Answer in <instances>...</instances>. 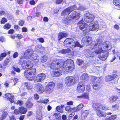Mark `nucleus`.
Returning <instances> with one entry per match:
<instances>
[{
	"mask_svg": "<svg viewBox=\"0 0 120 120\" xmlns=\"http://www.w3.org/2000/svg\"><path fill=\"white\" fill-rule=\"evenodd\" d=\"M103 40L102 37L100 36L97 40V43H92L90 47L95 53L100 54L99 57L100 60H105L108 56L107 51L111 49L112 46L110 43L107 41L102 44V42Z\"/></svg>",
	"mask_w": 120,
	"mask_h": 120,
	"instance_id": "f257e3e1",
	"label": "nucleus"
},
{
	"mask_svg": "<svg viewBox=\"0 0 120 120\" xmlns=\"http://www.w3.org/2000/svg\"><path fill=\"white\" fill-rule=\"evenodd\" d=\"M84 15L85 21L87 23H90L88 26L89 31L98 29L99 26L103 23L102 21H94V15L88 12H86Z\"/></svg>",
	"mask_w": 120,
	"mask_h": 120,
	"instance_id": "f03ea898",
	"label": "nucleus"
},
{
	"mask_svg": "<svg viewBox=\"0 0 120 120\" xmlns=\"http://www.w3.org/2000/svg\"><path fill=\"white\" fill-rule=\"evenodd\" d=\"M73 64V62L72 60L69 59L65 61H64L62 60L57 59L54 60L52 62L50 65L51 69H55L56 68H60L63 67L64 69L70 64Z\"/></svg>",
	"mask_w": 120,
	"mask_h": 120,
	"instance_id": "7ed1b4c3",
	"label": "nucleus"
},
{
	"mask_svg": "<svg viewBox=\"0 0 120 120\" xmlns=\"http://www.w3.org/2000/svg\"><path fill=\"white\" fill-rule=\"evenodd\" d=\"M64 43V46L70 48L75 47H79L81 48L83 46L78 41H76L75 42L73 39L71 38H67L65 40Z\"/></svg>",
	"mask_w": 120,
	"mask_h": 120,
	"instance_id": "20e7f679",
	"label": "nucleus"
},
{
	"mask_svg": "<svg viewBox=\"0 0 120 120\" xmlns=\"http://www.w3.org/2000/svg\"><path fill=\"white\" fill-rule=\"evenodd\" d=\"M83 22V20L81 21L78 22V24H80L79 25L80 29L83 31L84 35H85L86 33L89 32V29L87 24Z\"/></svg>",
	"mask_w": 120,
	"mask_h": 120,
	"instance_id": "39448f33",
	"label": "nucleus"
},
{
	"mask_svg": "<svg viewBox=\"0 0 120 120\" xmlns=\"http://www.w3.org/2000/svg\"><path fill=\"white\" fill-rule=\"evenodd\" d=\"M77 8L75 5L69 7L64 10L62 12L61 15L64 16L68 15L72 11Z\"/></svg>",
	"mask_w": 120,
	"mask_h": 120,
	"instance_id": "423d86ee",
	"label": "nucleus"
},
{
	"mask_svg": "<svg viewBox=\"0 0 120 120\" xmlns=\"http://www.w3.org/2000/svg\"><path fill=\"white\" fill-rule=\"evenodd\" d=\"M94 81L92 83V87L94 89L96 90L100 87V84L101 82V79L99 78L93 77Z\"/></svg>",
	"mask_w": 120,
	"mask_h": 120,
	"instance_id": "0eeeda50",
	"label": "nucleus"
},
{
	"mask_svg": "<svg viewBox=\"0 0 120 120\" xmlns=\"http://www.w3.org/2000/svg\"><path fill=\"white\" fill-rule=\"evenodd\" d=\"M65 82L67 86H70L74 83L75 81V78L73 76H68L66 77Z\"/></svg>",
	"mask_w": 120,
	"mask_h": 120,
	"instance_id": "6e6552de",
	"label": "nucleus"
},
{
	"mask_svg": "<svg viewBox=\"0 0 120 120\" xmlns=\"http://www.w3.org/2000/svg\"><path fill=\"white\" fill-rule=\"evenodd\" d=\"M54 86V83L53 82H49L46 86L45 90L47 93L49 94L52 92Z\"/></svg>",
	"mask_w": 120,
	"mask_h": 120,
	"instance_id": "1a4fd4ad",
	"label": "nucleus"
},
{
	"mask_svg": "<svg viewBox=\"0 0 120 120\" xmlns=\"http://www.w3.org/2000/svg\"><path fill=\"white\" fill-rule=\"evenodd\" d=\"M46 75L44 73L39 74L37 75L35 78L34 79L35 82H40L43 81L45 78Z\"/></svg>",
	"mask_w": 120,
	"mask_h": 120,
	"instance_id": "9d476101",
	"label": "nucleus"
},
{
	"mask_svg": "<svg viewBox=\"0 0 120 120\" xmlns=\"http://www.w3.org/2000/svg\"><path fill=\"white\" fill-rule=\"evenodd\" d=\"M81 15L80 11L76 10L73 11L71 14V16L72 18V21L78 19Z\"/></svg>",
	"mask_w": 120,
	"mask_h": 120,
	"instance_id": "9b49d317",
	"label": "nucleus"
},
{
	"mask_svg": "<svg viewBox=\"0 0 120 120\" xmlns=\"http://www.w3.org/2000/svg\"><path fill=\"white\" fill-rule=\"evenodd\" d=\"M36 71V70L35 68L26 71L24 72V76L26 78L30 75H32L33 77L35 75Z\"/></svg>",
	"mask_w": 120,
	"mask_h": 120,
	"instance_id": "f8f14e48",
	"label": "nucleus"
},
{
	"mask_svg": "<svg viewBox=\"0 0 120 120\" xmlns=\"http://www.w3.org/2000/svg\"><path fill=\"white\" fill-rule=\"evenodd\" d=\"M33 64L31 61L27 60H24L22 64V67L25 66V68L27 69L31 68L33 67Z\"/></svg>",
	"mask_w": 120,
	"mask_h": 120,
	"instance_id": "ddd939ff",
	"label": "nucleus"
},
{
	"mask_svg": "<svg viewBox=\"0 0 120 120\" xmlns=\"http://www.w3.org/2000/svg\"><path fill=\"white\" fill-rule=\"evenodd\" d=\"M33 51L32 49L27 50L25 52L24 55V57L25 59H30L31 58L33 54Z\"/></svg>",
	"mask_w": 120,
	"mask_h": 120,
	"instance_id": "4468645a",
	"label": "nucleus"
},
{
	"mask_svg": "<svg viewBox=\"0 0 120 120\" xmlns=\"http://www.w3.org/2000/svg\"><path fill=\"white\" fill-rule=\"evenodd\" d=\"M92 41V38L88 36H85L84 37L82 40V44L85 45L87 43H90Z\"/></svg>",
	"mask_w": 120,
	"mask_h": 120,
	"instance_id": "2eb2a0df",
	"label": "nucleus"
},
{
	"mask_svg": "<svg viewBox=\"0 0 120 120\" xmlns=\"http://www.w3.org/2000/svg\"><path fill=\"white\" fill-rule=\"evenodd\" d=\"M85 82H80L78 85L77 90L80 93L83 92L85 90Z\"/></svg>",
	"mask_w": 120,
	"mask_h": 120,
	"instance_id": "dca6fc26",
	"label": "nucleus"
},
{
	"mask_svg": "<svg viewBox=\"0 0 120 120\" xmlns=\"http://www.w3.org/2000/svg\"><path fill=\"white\" fill-rule=\"evenodd\" d=\"M35 88L37 92L39 93H43L44 90L43 86L40 83H38L35 85Z\"/></svg>",
	"mask_w": 120,
	"mask_h": 120,
	"instance_id": "f3484780",
	"label": "nucleus"
},
{
	"mask_svg": "<svg viewBox=\"0 0 120 120\" xmlns=\"http://www.w3.org/2000/svg\"><path fill=\"white\" fill-rule=\"evenodd\" d=\"M118 77V75L116 74L112 75L106 76L105 78L106 81L107 82H109L113 80Z\"/></svg>",
	"mask_w": 120,
	"mask_h": 120,
	"instance_id": "a211bd4d",
	"label": "nucleus"
},
{
	"mask_svg": "<svg viewBox=\"0 0 120 120\" xmlns=\"http://www.w3.org/2000/svg\"><path fill=\"white\" fill-rule=\"evenodd\" d=\"M5 97L11 103L14 102V96L10 93H8L5 94Z\"/></svg>",
	"mask_w": 120,
	"mask_h": 120,
	"instance_id": "6ab92c4d",
	"label": "nucleus"
},
{
	"mask_svg": "<svg viewBox=\"0 0 120 120\" xmlns=\"http://www.w3.org/2000/svg\"><path fill=\"white\" fill-rule=\"evenodd\" d=\"M60 68H56L54 71H53V74L56 76H60L62 74V71L59 69Z\"/></svg>",
	"mask_w": 120,
	"mask_h": 120,
	"instance_id": "aec40b11",
	"label": "nucleus"
},
{
	"mask_svg": "<svg viewBox=\"0 0 120 120\" xmlns=\"http://www.w3.org/2000/svg\"><path fill=\"white\" fill-rule=\"evenodd\" d=\"M73 64L72 65V64H70V65H69L68 66L66 67V68L65 69H64L63 71H65L67 72H70L74 68V66Z\"/></svg>",
	"mask_w": 120,
	"mask_h": 120,
	"instance_id": "412c9836",
	"label": "nucleus"
},
{
	"mask_svg": "<svg viewBox=\"0 0 120 120\" xmlns=\"http://www.w3.org/2000/svg\"><path fill=\"white\" fill-rule=\"evenodd\" d=\"M118 97L116 95H114L110 97L108 99L110 103L115 102L118 99Z\"/></svg>",
	"mask_w": 120,
	"mask_h": 120,
	"instance_id": "4be33fe9",
	"label": "nucleus"
},
{
	"mask_svg": "<svg viewBox=\"0 0 120 120\" xmlns=\"http://www.w3.org/2000/svg\"><path fill=\"white\" fill-rule=\"evenodd\" d=\"M60 53L63 54H65L68 53L69 55L71 54V53H72L71 50L69 49L62 50L60 51Z\"/></svg>",
	"mask_w": 120,
	"mask_h": 120,
	"instance_id": "5701e85b",
	"label": "nucleus"
},
{
	"mask_svg": "<svg viewBox=\"0 0 120 120\" xmlns=\"http://www.w3.org/2000/svg\"><path fill=\"white\" fill-rule=\"evenodd\" d=\"M84 106V105L82 104H81L79 105L77 107L72 108L75 112L78 111L81 109Z\"/></svg>",
	"mask_w": 120,
	"mask_h": 120,
	"instance_id": "b1692460",
	"label": "nucleus"
},
{
	"mask_svg": "<svg viewBox=\"0 0 120 120\" xmlns=\"http://www.w3.org/2000/svg\"><path fill=\"white\" fill-rule=\"evenodd\" d=\"M100 104L98 103H94L92 105V108L94 110L97 111L100 108Z\"/></svg>",
	"mask_w": 120,
	"mask_h": 120,
	"instance_id": "393cba45",
	"label": "nucleus"
},
{
	"mask_svg": "<svg viewBox=\"0 0 120 120\" xmlns=\"http://www.w3.org/2000/svg\"><path fill=\"white\" fill-rule=\"evenodd\" d=\"M69 17H67V18H64L63 19V22L66 24H68L70 21L72 20V18H71V16H69Z\"/></svg>",
	"mask_w": 120,
	"mask_h": 120,
	"instance_id": "a878e982",
	"label": "nucleus"
},
{
	"mask_svg": "<svg viewBox=\"0 0 120 120\" xmlns=\"http://www.w3.org/2000/svg\"><path fill=\"white\" fill-rule=\"evenodd\" d=\"M98 116L100 117H105L106 116L105 112L101 111L99 109L97 110Z\"/></svg>",
	"mask_w": 120,
	"mask_h": 120,
	"instance_id": "bb28decb",
	"label": "nucleus"
},
{
	"mask_svg": "<svg viewBox=\"0 0 120 120\" xmlns=\"http://www.w3.org/2000/svg\"><path fill=\"white\" fill-rule=\"evenodd\" d=\"M89 112V110H86L84 111L82 114L81 118L82 120H84L86 118Z\"/></svg>",
	"mask_w": 120,
	"mask_h": 120,
	"instance_id": "cd10ccee",
	"label": "nucleus"
},
{
	"mask_svg": "<svg viewBox=\"0 0 120 120\" xmlns=\"http://www.w3.org/2000/svg\"><path fill=\"white\" fill-rule=\"evenodd\" d=\"M88 75L86 73H83L82 74L80 77V79L82 80V82H84V81L87 79L88 77Z\"/></svg>",
	"mask_w": 120,
	"mask_h": 120,
	"instance_id": "c85d7f7f",
	"label": "nucleus"
},
{
	"mask_svg": "<svg viewBox=\"0 0 120 120\" xmlns=\"http://www.w3.org/2000/svg\"><path fill=\"white\" fill-rule=\"evenodd\" d=\"M67 35V34L66 33H60L58 35V40L59 41L61 39L63 38L66 37Z\"/></svg>",
	"mask_w": 120,
	"mask_h": 120,
	"instance_id": "c756f323",
	"label": "nucleus"
},
{
	"mask_svg": "<svg viewBox=\"0 0 120 120\" xmlns=\"http://www.w3.org/2000/svg\"><path fill=\"white\" fill-rule=\"evenodd\" d=\"M19 109L21 113L25 114L27 111V109L23 106L20 107Z\"/></svg>",
	"mask_w": 120,
	"mask_h": 120,
	"instance_id": "7c9ffc66",
	"label": "nucleus"
},
{
	"mask_svg": "<svg viewBox=\"0 0 120 120\" xmlns=\"http://www.w3.org/2000/svg\"><path fill=\"white\" fill-rule=\"evenodd\" d=\"M33 105L32 103L28 100L26 103V107L28 108H30L32 107Z\"/></svg>",
	"mask_w": 120,
	"mask_h": 120,
	"instance_id": "2f4dec72",
	"label": "nucleus"
},
{
	"mask_svg": "<svg viewBox=\"0 0 120 120\" xmlns=\"http://www.w3.org/2000/svg\"><path fill=\"white\" fill-rule=\"evenodd\" d=\"M75 5L77 8L75 10L78 9L80 11H84L86 9V8L81 5L78 4L77 6L76 5Z\"/></svg>",
	"mask_w": 120,
	"mask_h": 120,
	"instance_id": "473e14b6",
	"label": "nucleus"
},
{
	"mask_svg": "<svg viewBox=\"0 0 120 120\" xmlns=\"http://www.w3.org/2000/svg\"><path fill=\"white\" fill-rule=\"evenodd\" d=\"M2 113L3 114L0 118L4 119L8 115L7 112L4 111L2 112Z\"/></svg>",
	"mask_w": 120,
	"mask_h": 120,
	"instance_id": "72a5a7b5",
	"label": "nucleus"
},
{
	"mask_svg": "<svg viewBox=\"0 0 120 120\" xmlns=\"http://www.w3.org/2000/svg\"><path fill=\"white\" fill-rule=\"evenodd\" d=\"M116 117V115H112L110 117L105 118L104 120H114Z\"/></svg>",
	"mask_w": 120,
	"mask_h": 120,
	"instance_id": "f704fd0d",
	"label": "nucleus"
},
{
	"mask_svg": "<svg viewBox=\"0 0 120 120\" xmlns=\"http://www.w3.org/2000/svg\"><path fill=\"white\" fill-rule=\"evenodd\" d=\"M83 98H85L87 100L89 99V95L88 93H84L82 94Z\"/></svg>",
	"mask_w": 120,
	"mask_h": 120,
	"instance_id": "c9c22d12",
	"label": "nucleus"
},
{
	"mask_svg": "<svg viewBox=\"0 0 120 120\" xmlns=\"http://www.w3.org/2000/svg\"><path fill=\"white\" fill-rule=\"evenodd\" d=\"M13 69L15 71L19 73L20 71V70L18 67L15 66L14 65L12 66Z\"/></svg>",
	"mask_w": 120,
	"mask_h": 120,
	"instance_id": "e433bc0d",
	"label": "nucleus"
},
{
	"mask_svg": "<svg viewBox=\"0 0 120 120\" xmlns=\"http://www.w3.org/2000/svg\"><path fill=\"white\" fill-rule=\"evenodd\" d=\"M38 55L36 54H34L33 53L31 57V60L33 61L37 59Z\"/></svg>",
	"mask_w": 120,
	"mask_h": 120,
	"instance_id": "4c0bfd02",
	"label": "nucleus"
},
{
	"mask_svg": "<svg viewBox=\"0 0 120 120\" xmlns=\"http://www.w3.org/2000/svg\"><path fill=\"white\" fill-rule=\"evenodd\" d=\"M10 60V59L9 58H7L4 61L3 64L4 66H6L8 64Z\"/></svg>",
	"mask_w": 120,
	"mask_h": 120,
	"instance_id": "58836bf2",
	"label": "nucleus"
},
{
	"mask_svg": "<svg viewBox=\"0 0 120 120\" xmlns=\"http://www.w3.org/2000/svg\"><path fill=\"white\" fill-rule=\"evenodd\" d=\"M76 63L79 66H81L82 64H83V61L82 60L79 59H77Z\"/></svg>",
	"mask_w": 120,
	"mask_h": 120,
	"instance_id": "ea45409f",
	"label": "nucleus"
},
{
	"mask_svg": "<svg viewBox=\"0 0 120 120\" xmlns=\"http://www.w3.org/2000/svg\"><path fill=\"white\" fill-rule=\"evenodd\" d=\"M11 26V25L10 24L7 23L4 25L3 27L4 29L8 30L10 28Z\"/></svg>",
	"mask_w": 120,
	"mask_h": 120,
	"instance_id": "a19ab883",
	"label": "nucleus"
},
{
	"mask_svg": "<svg viewBox=\"0 0 120 120\" xmlns=\"http://www.w3.org/2000/svg\"><path fill=\"white\" fill-rule=\"evenodd\" d=\"M48 59L47 56L45 55L41 58V62L42 63L46 61Z\"/></svg>",
	"mask_w": 120,
	"mask_h": 120,
	"instance_id": "79ce46f5",
	"label": "nucleus"
},
{
	"mask_svg": "<svg viewBox=\"0 0 120 120\" xmlns=\"http://www.w3.org/2000/svg\"><path fill=\"white\" fill-rule=\"evenodd\" d=\"M100 107L104 110H106L108 109V108L107 106L105 105H104L102 104H100Z\"/></svg>",
	"mask_w": 120,
	"mask_h": 120,
	"instance_id": "37998d69",
	"label": "nucleus"
},
{
	"mask_svg": "<svg viewBox=\"0 0 120 120\" xmlns=\"http://www.w3.org/2000/svg\"><path fill=\"white\" fill-rule=\"evenodd\" d=\"M114 5L116 6H119L120 5V1L118 0H114L113 1Z\"/></svg>",
	"mask_w": 120,
	"mask_h": 120,
	"instance_id": "c03bdc74",
	"label": "nucleus"
},
{
	"mask_svg": "<svg viewBox=\"0 0 120 120\" xmlns=\"http://www.w3.org/2000/svg\"><path fill=\"white\" fill-rule=\"evenodd\" d=\"M7 21V19L5 18H3L0 21V23L1 24H4Z\"/></svg>",
	"mask_w": 120,
	"mask_h": 120,
	"instance_id": "a18cd8bd",
	"label": "nucleus"
},
{
	"mask_svg": "<svg viewBox=\"0 0 120 120\" xmlns=\"http://www.w3.org/2000/svg\"><path fill=\"white\" fill-rule=\"evenodd\" d=\"M54 116L55 117L57 120H59L60 119V115L59 113H56L54 115Z\"/></svg>",
	"mask_w": 120,
	"mask_h": 120,
	"instance_id": "49530a36",
	"label": "nucleus"
},
{
	"mask_svg": "<svg viewBox=\"0 0 120 120\" xmlns=\"http://www.w3.org/2000/svg\"><path fill=\"white\" fill-rule=\"evenodd\" d=\"M30 76H29L27 77H26V79L29 80V81H31L34 79V76L32 77V75H30Z\"/></svg>",
	"mask_w": 120,
	"mask_h": 120,
	"instance_id": "de8ad7c7",
	"label": "nucleus"
},
{
	"mask_svg": "<svg viewBox=\"0 0 120 120\" xmlns=\"http://www.w3.org/2000/svg\"><path fill=\"white\" fill-rule=\"evenodd\" d=\"M20 113V112L19 110H19L18 109H16L15 110L13 113L14 114L16 115H18Z\"/></svg>",
	"mask_w": 120,
	"mask_h": 120,
	"instance_id": "09e8293b",
	"label": "nucleus"
},
{
	"mask_svg": "<svg viewBox=\"0 0 120 120\" xmlns=\"http://www.w3.org/2000/svg\"><path fill=\"white\" fill-rule=\"evenodd\" d=\"M72 108H71V107L69 106H66L65 108V109L66 111H71Z\"/></svg>",
	"mask_w": 120,
	"mask_h": 120,
	"instance_id": "8fccbe9b",
	"label": "nucleus"
},
{
	"mask_svg": "<svg viewBox=\"0 0 120 120\" xmlns=\"http://www.w3.org/2000/svg\"><path fill=\"white\" fill-rule=\"evenodd\" d=\"M94 52H91L90 51L88 53V54H87L88 55L86 56H88L89 57H90L91 56H93L94 55Z\"/></svg>",
	"mask_w": 120,
	"mask_h": 120,
	"instance_id": "3c124183",
	"label": "nucleus"
},
{
	"mask_svg": "<svg viewBox=\"0 0 120 120\" xmlns=\"http://www.w3.org/2000/svg\"><path fill=\"white\" fill-rule=\"evenodd\" d=\"M16 104L17 105H22L23 104V102L22 101L19 100L16 103Z\"/></svg>",
	"mask_w": 120,
	"mask_h": 120,
	"instance_id": "603ef678",
	"label": "nucleus"
},
{
	"mask_svg": "<svg viewBox=\"0 0 120 120\" xmlns=\"http://www.w3.org/2000/svg\"><path fill=\"white\" fill-rule=\"evenodd\" d=\"M29 3L32 5H34L35 4V2L34 0H30Z\"/></svg>",
	"mask_w": 120,
	"mask_h": 120,
	"instance_id": "864d4df0",
	"label": "nucleus"
},
{
	"mask_svg": "<svg viewBox=\"0 0 120 120\" xmlns=\"http://www.w3.org/2000/svg\"><path fill=\"white\" fill-rule=\"evenodd\" d=\"M19 55V54L17 52H15L13 55V57L14 58H15L17 57Z\"/></svg>",
	"mask_w": 120,
	"mask_h": 120,
	"instance_id": "5fc2aeb1",
	"label": "nucleus"
},
{
	"mask_svg": "<svg viewBox=\"0 0 120 120\" xmlns=\"http://www.w3.org/2000/svg\"><path fill=\"white\" fill-rule=\"evenodd\" d=\"M115 90L117 92V93L120 96V89H119L117 88H115Z\"/></svg>",
	"mask_w": 120,
	"mask_h": 120,
	"instance_id": "6e6d98bb",
	"label": "nucleus"
},
{
	"mask_svg": "<svg viewBox=\"0 0 120 120\" xmlns=\"http://www.w3.org/2000/svg\"><path fill=\"white\" fill-rule=\"evenodd\" d=\"M26 84L27 85H26V87L27 89L29 90L31 89L32 88V86H30L29 84H27L26 83Z\"/></svg>",
	"mask_w": 120,
	"mask_h": 120,
	"instance_id": "4d7b16f0",
	"label": "nucleus"
},
{
	"mask_svg": "<svg viewBox=\"0 0 120 120\" xmlns=\"http://www.w3.org/2000/svg\"><path fill=\"white\" fill-rule=\"evenodd\" d=\"M37 40H38L40 42L42 43L44 42V39L42 38H38L37 39Z\"/></svg>",
	"mask_w": 120,
	"mask_h": 120,
	"instance_id": "13d9d810",
	"label": "nucleus"
},
{
	"mask_svg": "<svg viewBox=\"0 0 120 120\" xmlns=\"http://www.w3.org/2000/svg\"><path fill=\"white\" fill-rule=\"evenodd\" d=\"M63 2V0H57L55 1L56 3L57 4H60Z\"/></svg>",
	"mask_w": 120,
	"mask_h": 120,
	"instance_id": "bf43d9fd",
	"label": "nucleus"
},
{
	"mask_svg": "<svg viewBox=\"0 0 120 120\" xmlns=\"http://www.w3.org/2000/svg\"><path fill=\"white\" fill-rule=\"evenodd\" d=\"M42 116L41 112L39 113V114H37V118L39 119H41V118Z\"/></svg>",
	"mask_w": 120,
	"mask_h": 120,
	"instance_id": "052dcab7",
	"label": "nucleus"
},
{
	"mask_svg": "<svg viewBox=\"0 0 120 120\" xmlns=\"http://www.w3.org/2000/svg\"><path fill=\"white\" fill-rule=\"evenodd\" d=\"M56 109L59 112H61L62 111V110L60 108V107L59 106H58L56 107Z\"/></svg>",
	"mask_w": 120,
	"mask_h": 120,
	"instance_id": "680f3d73",
	"label": "nucleus"
},
{
	"mask_svg": "<svg viewBox=\"0 0 120 120\" xmlns=\"http://www.w3.org/2000/svg\"><path fill=\"white\" fill-rule=\"evenodd\" d=\"M87 63H83V64H82V65H81V67L82 68H86L87 66Z\"/></svg>",
	"mask_w": 120,
	"mask_h": 120,
	"instance_id": "e2e57ef3",
	"label": "nucleus"
},
{
	"mask_svg": "<svg viewBox=\"0 0 120 120\" xmlns=\"http://www.w3.org/2000/svg\"><path fill=\"white\" fill-rule=\"evenodd\" d=\"M66 104L68 105H73V102L72 101L68 102Z\"/></svg>",
	"mask_w": 120,
	"mask_h": 120,
	"instance_id": "0e129e2a",
	"label": "nucleus"
},
{
	"mask_svg": "<svg viewBox=\"0 0 120 120\" xmlns=\"http://www.w3.org/2000/svg\"><path fill=\"white\" fill-rule=\"evenodd\" d=\"M24 23V21H23L21 20H20L19 22V25L21 26H23V24Z\"/></svg>",
	"mask_w": 120,
	"mask_h": 120,
	"instance_id": "69168bd1",
	"label": "nucleus"
},
{
	"mask_svg": "<svg viewBox=\"0 0 120 120\" xmlns=\"http://www.w3.org/2000/svg\"><path fill=\"white\" fill-rule=\"evenodd\" d=\"M41 13L40 12H37L35 13L34 15V17H38L40 15Z\"/></svg>",
	"mask_w": 120,
	"mask_h": 120,
	"instance_id": "338daca9",
	"label": "nucleus"
},
{
	"mask_svg": "<svg viewBox=\"0 0 120 120\" xmlns=\"http://www.w3.org/2000/svg\"><path fill=\"white\" fill-rule=\"evenodd\" d=\"M7 53L5 52H4L2 53L1 54V56L2 57H4L7 56Z\"/></svg>",
	"mask_w": 120,
	"mask_h": 120,
	"instance_id": "774afa93",
	"label": "nucleus"
}]
</instances>
